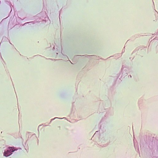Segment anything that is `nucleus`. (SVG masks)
<instances>
[{"mask_svg": "<svg viewBox=\"0 0 158 158\" xmlns=\"http://www.w3.org/2000/svg\"><path fill=\"white\" fill-rule=\"evenodd\" d=\"M59 118V119H62V118H65V117H64L63 118H57V117H55V118H52V119L51 120V121H52L53 120L56 119V118Z\"/></svg>", "mask_w": 158, "mask_h": 158, "instance_id": "nucleus-6", "label": "nucleus"}, {"mask_svg": "<svg viewBox=\"0 0 158 158\" xmlns=\"http://www.w3.org/2000/svg\"><path fill=\"white\" fill-rule=\"evenodd\" d=\"M98 132V131H96V132L95 133V134L94 135H93V137H94V136H95V135H96V132Z\"/></svg>", "mask_w": 158, "mask_h": 158, "instance_id": "nucleus-10", "label": "nucleus"}, {"mask_svg": "<svg viewBox=\"0 0 158 158\" xmlns=\"http://www.w3.org/2000/svg\"><path fill=\"white\" fill-rule=\"evenodd\" d=\"M130 77H131V75H130Z\"/></svg>", "mask_w": 158, "mask_h": 158, "instance_id": "nucleus-12", "label": "nucleus"}, {"mask_svg": "<svg viewBox=\"0 0 158 158\" xmlns=\"http://www.w3.org/2000/svg\"><path fill=\"white\" fill-rule=\"evenodd\" d=\"M94 56V55H91V56H89V55H87V57H89V58H92V57L93 56Z\"/></svg>", "mask_w": 158, "mask_h": 158, "instance_id": "nucleus-7", "label": "nucleus"}, {"mask_svg": "<svg viewBox=\"0 0 158 158\" xmlns=\"http://www.w3.org/2000/svg\"><path fill=\"white\" fill-rule=\"evenodd\" d=\"M107 140V138L106 137H104L102 138L101 139L99 140L98 142L99 143L98 144L100 145V146H102V147H105L107 145L106 143L104 144H103L105 143L106 142Z\"/></svg>", "mask_w": 158, "mask_h": 158, "instance_id": "nucleus-3", "label": "nucleus"}, {"mask_svg": "<svg viewBox=\"0 0 158 158\" xmlns=\"http://www.w3.org/2000/svg\"><path fill=\"white\" fill-rule=\"evenodd\" d=\"M49 59V60H56V59H51V58H49V59Z\"/></svg>", "mask_w": 158, "mask_h": 158, "instance_id": "nucleus-9", "label": "nucleus"}, {"mask_svg": "<svg viewBox=\"0 0 158 158\" xmlns=\"http://www.w3.org/2000/svg\"><path fill=\"white\" fill-rule=\"evenodd\" d=\"M128 69L127 68L124 67L123 66L122 67V72L123 74H124V75L125 76L127 75V71Z\"/></svg>", "mask_w": 158, "mask_h": 158, "instance_id": "nucleus-5", "label": "nucleus"}, {"mask_svg": "<svg viewBox=\"0 0 158 158\" xmlns=\"http://www.w3.org/2000/svg\"><path fill=\"white\" fill-rule=\"evenodd\" d=\"M33 22V21H31V22H29L28 23H32Z\"/></svg>", "mask_w": 158, "mask_h": 158, "instance_id": "nucleus-11", "label": "nucleus"}, {"mask_svg": "<svg viewBox=\"0 0 158 158\" xmlns=\"http://www.w3.org/2000/svg\"><path fill=\"white\" fill-rule=\"evenodd\" d=\"M149 147L152 151V153L155 152V151L158 152V141L155 142L152 141L150 143Z\"/></svg>", "mask_w": 158, "mask_h": 158, "instance_id": "nucleus-2", "label": "nucleus"}, {"mask_svg": "<svg viewBox=\"0 0 158 158\" xmlns=\"http://www.w3.org/2000/svg\"><path fill=\"white\" fill-rule=\"evenodd\" d=\"M111 115L112 114L110 110L109 109H107L106 111V114L104 115V117H103L102 118V119L101 120L100 122V123H101L103 121H104L105 119L106 118Z\"/></svg>", "mask_w": 158, "mask_h": 158, "instance_id": "nucleus-4", "label": "nucleus"}, {"mask_svg": "<svg viewBox=\"0 0 158 158\" xmlns=\"http://www.w3.org/2000/svg\"><path fill=\"white\" fill-rule=\"evenodd\" d=\"M51 122H52V121H50V122L49 123H51Z\"/></svg>", "mask_w": 158, "mask_h": 158, "instance_id": "nucleus-13", "label": "nucleus"}, {"mask_svg": "<svg viewBox=\"0 0 158 158\" xmlns=\"http://www.w3.org/2000/svg\"><path fill=\"white\" fill-rule=\"evenodd\" d=\"M17 149L14 147H8L6 150H4L3 153V156L5 157H7L11 155L15 151H17Z\"/></svg>", "mask_w": 158, "mask_h": 158, "instance_id": "nucleus-1", "label": "nucleus"}, {"mask_svg": "<svg viewBox=\"0 0 158 158\" xmlns=\"http://www.w3.org/2000/svg\"><path fill=\"white\" fill-rule=\"evenodd\" d=\"M125 52V47H124L122 51V53H124Z\"/></svg>", "mask_w": 158, "mask_h": 158, "instance_id": "nucleus-8", "label": "nucleus"}]
</instances>
